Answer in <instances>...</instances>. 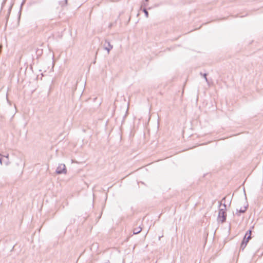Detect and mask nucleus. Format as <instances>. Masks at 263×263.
<instances>
[{"mask_svg":"<svg viewBox=\"0 0 263 263\" xmlns=\"http://www.w3.org/2000/svg\"><path fill=\"white\" fill-rule=\"evenodd\" d=\"M222 206L223 208L219 210L217 220L221 223H223L226 221L227 218L226 204L225 203L222 204L221 202H220L219 206Z\"/></svg>","mask_w":263,"mask_h":263,"instance_id":"f257e3e1","label":"nucleus"},{"mask_svg":"<svg viewBox=\"0 0 263 263\" xmlns=\"http://www.w3.org/2000/svg\"><path fill=\"white\" fill-rule=\"evenodd\" d=\"M55 172L57 174H65L67 172V170L65 165L64 164H59Z\"/></svg>","mask_w":263,"mask_h":263,"instance_id":"f03ea898","label":"nucleus"},{"mask_svg":"<svg viewBox=\"0 0 263 263\" xmlns=\"http://www.w3.org/2000/svg\"><path fill=\"white\" fill-rule=\"evenodd\" d=\"M104 46V49L107 51L108 53H109V51L111 49H112L113 46L111 45L109 42L107 40H105Z\"/></svg>","mask_w":263,"mask_h":263,"instance_id":"7ed1b4c3","label":"nucleus"},{"mask_svg":"<svg viewBox=\"0 0 263 263\" xmlns=\"http://www.w3.org/2000/svg\"><path fill=\"white\" fill-rule=\"evenodd\" d=\"M149 0H144L142 2L140 9L142 10V8H146L148 6V2Z\"/></svg>","mask_w":263,"mask_h":263,"instance_id":"20e7f679","label":"nucleus"},{"mask_svg":"<svg viewBox=\"0 0 263 263\" xmlns=\"http://www.w3.org/2000/svg\"><path fill=\"white\" fill-rule=\"evenodd\" d=\"M142 230V229L140 226L138 228H135L133 230V233L134 234H138L141 232Z\"/></svg>","mask_w":263,"mask_h":263,"instance_id":"39448f33","label":"nucleus"},{"mask_svg":"<svg viewBox=\"0 0 263 263\" xmlns=\"http://www.w3.org/2000/svg\"><path fill=\"white\" fill-rule=\"evenodd\" d=\"M247 244L248 243L246 241H245L244 240H242L240 245V250L243 251L245 248L246 247Z\"/></svg>","mask_w":263,"mask_h":263,"instance_id":"423d86ee","label":"nucleus"},{"mask_svg":"<svg viewBox=\"0 0 263 263\" xmlns=\"http://www.w3.org/2000/svg\"><path fill=\"white\" fill-rule=\"evenodd\" d=\"M248 206V204H247L246 206H244L243 209H240L239 210H237V212L239 213H244L246 211L247 208Z\"/></svg>","mask_w":263,"mask_h":263,"instance_id":"0eeeda50","label":"nucleus"},{"mask_svg":"<svg viewBox=\"0 0 263 263\" xmlns=\"http://www.w3.org/2000/svg\"><path fill=\"white\" fill-rule=\"evenodd\" d=\"M67 1H68V0H64V2L60 1V2H59V4H60L62 7H63V6H64L67 5Z\"/></svg>","mask_w":263,"mask_h":263,"instance_id":"6e6552de","label":"nucleus"},{"mask_svg":"<svg viewBox=\"0 0 263 263\" xmlns=\"http://www.w3.org/2000/svg\"><path fill=\"white\" fill-rule=\"evenodd\" d=\"M142 11L145 14V15L146 17H148V12L147 10V9H146V8H144L143 9H142Z\"/></svg>","mask_w":263,"mask_h":263,"instance_id":"1a4fd4ad","label":"nucleus"},{"mask_svg":"<svg viewBox=\"0 0 263 263\" xmlns=\"http://www.w3.org/2000/svg\"><path fill=\"white\" fill-rule=\"evenodd\" d=\"M251 233H252V230H251V229H250L249 230H248V231L246 232V234H245V237H247V236H248V235H251Z\"/></svg>","mask_w":263,"mask_h":263,"instance_id":"9d476101","label":"nucleus"},{"mask_svg":"<svg viewBox=\"0 0 263 263\" xmlns=\"http://www.w3.org/2000/svg\"><path fill=\"white\" fill-rule=\"evenodd\" d=\"M206 76H207L206 73H203V76H203V77H204V78L205 79V80L206 82H208V79H207V78H206Z\"/></svg>","mask_w":263,"mask_h":263,"instance_id":"9b49d317","label":"nucleus"},{"mask_svg":"<svg viewBox=\"0 0 263 263\" xmlns=\"http://www.w3.org/2000/svg\"><path fill=\"white\" fill-rule=\"evenodd\" d=\"M243 240H244L245 241H246L247 243H248L249 240H248L247 238H246V237L244 236L243 238Z\"/></svg>","mask_w":263,"mask_h":263,"instance_id":"f8f14e48","label":"nucleus"},{"mask_svg":"<svg viewBox=\"0 0 263 263\" xmlns=\"http://www.w3.org/2000/svg\"><path fill=\"white\" fill-rule=\"evenodd\" d=\"M9 164H10V162L9 161V160H7V161H6V162H5V165H9Z\"/></svg>","mask_w":263,"mask_h":263,"instance_id":"ddd939ff","label":"nucleus"},{"mask_svg":"<svg viewBox=\"0 0 263 263\" xmlns=\"http://www.w3.org/2000/svg\"><path fill=\"white\" fill-rule=\"evenodd\" d=\"M2 157H5L6 158H7V160H8L9 155L7 154V155H2Z\"/></svg>","mask_w":263,"mask_h":263,"instance_id":"4468645a","label":"nucleus"},{"mask_svg":"<svg viewBox=\"0 0 263 263\" xmlns=\"http://www.w3.org/2000/svg\"><path fill=\"white\" fill-rule=\"evenodd\" d=\"M2 155L0 154V163L2 164Z\"/></svg>","mask_w":263,"mask_h":263,"instance_id":"2eb2a0df","label":"nucleus"},{"mask_svg":"<svg viewBox=\"0 0 263 263\" xmlns=\"http://www.w3.org/2000/svg\"><path fill=\"white\" fill-rule=\"evenodd\" d=\"M246 238H247L248 240H250L251 238V235H248L246 237Z\"/></svg>","mask_w":263,"mask_h":263,"instance_id":"dca6fc26","label":"nucleus"},{"mask_svg":"<svg viewBox=\"0 0 263 263\" xmlns=\"http://www.w3.org/2000/svg\"><path fill=\"white\" fill-rule=\"evenodd\" d=\"M26 0H23V1L22 3V4H21V7H22V6H23V5H24V4H25V3H26Z\"/></svg>","mask_w":263,"mask_h":263,"instance_id":"f3484780","label":"nucleus"},{"mask_svg":"<svg viewBox=\"0 0 263 263\" xmlns=\"http://www.w3.org/2000/svg\"><path fill=\"white\" fill-rule=\"evenodd\" d=\"M26 0H23V1L22 3V4H21V7H22V6H23V5H24V4H25V3H26Z\"/></svg>","mask_w":263,"mask_h":263,"instance_id":"a211bd4d","label":"nucleus"},{"mask_svg":"<svg viewBox=\"0 0 263 263\" xmlns=\"http://www.w3.org/2000/svg\"><path fill=\"white\" fill-rule=\"evenodd\" d=\"M225 199H226V197H224V198L222 199V201L225 200Z\"/></svg>","mask_w":263,"mask_h":263,"instance_id":"6ab92c4d","label":"nucleus"},{"mask_svg":"<svg viewBox=\"0 0 263 263\" xmlns=\"http://www.w3.org/2000/svg\"><path fill=\"white\" fill-rule=\"evenodd\" d=\"M2 47L0 46V53L1 52Z\"/></svg>","mask_w":263,"mask_h":263,"instance_id":"aec40b11","label":"nucleus"},{"mask_svg":"<svg viewBox=\"0 0 263 263\" xmlns=\"http://www.w3.org/2000/svg\"><path fill=\"white\" fill-rule=\"evenodd\" d=\"M200 74L201 76H203V74L202 72H200Z\"/></svg>","mask_w":263,"mask_h":263,"instance_id":"412c9836","label":"nucleus"},{"mask_svg":"<svg viewBox=\"0 0 263 263\" xmlns=\"http://www.w3.org/2000/svg\"><path fill=\"white\" fill-rule=\"evenodd\" d=\"M236 214H237L238 216H239V214L237 213V212L236 213Z\"/></svg>","mask_w":263,"mask_h":263,"instance_id":"4be33fe9","label":"nucleus"},{"mask_svg":"<svg viewBox=\"0 0 263 263\" xmlns=\"http://www.w3.org/2000/svg\"><path fill=\"white\" fill-rule=\"evenodd\" d=\"M236 214H237L238 216H239V214L237 213V212L236 213Z\"/></svg>","mask_w":263,"mask_h":263,"instance_id":"5701e85b","label":"nucleus"}]
</instances>
